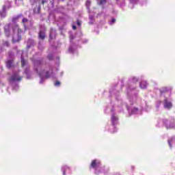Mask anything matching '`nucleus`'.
<instances>
[{"label": "nucleus", "instance_id": "b1692460", "mask_svg": "<svg viewBox=\"0 0 175 175\" xmlns=\"http://www.w3.org/2000/svg\"><path fill=\"white\" fill-rule=\"evenodd\" d=\"M167 91H169V89L167 88H163L160 90L161 94H165V95H167Z\"/></svg>", "mask_w": 175, "mask_h": 175}, {"label": "nucleus", "instance_id": "c756f323", "mask_svg": "<svg viewBox=\"0 0 175 175\" xmlns=\"http://www.w3.org/2000/svg\"><path fill=\"white\" fill-rule=\"evenodd\" d=\"M20 17H21V15H19L16 17L13 18L12 23H17V21H18V18H20Z\"/></svg>", "mask_w": 175, "mask_h": 175}, {"label": "nucleus", "instance_id": "37998d69", "mask_svg": "<svg viewBox=\"0 0 175 175\" xmlns=\"http://www.w3.org/2000/svg\"><path fill=\"white\" fill-rule=\"evenodd\" d=\"M111 111H114V109L112 108V109H111Z\"/></svg>", "mask_w": 175, "mask_h": 175}, {"label": "nucleus", "instance_id": "9d476101", "mask_svg": "<svg viewBox=\"0 0 175 175\" xmlns=\"http://www.w3.org/2000/svg\"><path fill=\"white\" fill-rule=\"evenodd\" d=\"M122 100H116L115 109H117L118 111H122Z\"/></svg>", "mask_w": 175, "mask_h": 175}, {"label": "nucleus", "instance_id": "4468645a", "mask_svg": "<svg viewBox=\"0 0 175 175\" xmlns=\"http://www.w3.org/2000/svg\"><path fill=\"white\" fill-rule=\"evenodd\" d=\"M62 172H63V175H66V174L70 173V168L64 165L62 167Z\"/></svg>", "mask_w": 175, "mask_h": 175}, {"label": "nucleus", "instance_id": "a18cd8bd", "mask_svg": "<svg viewBox=\"0 0 175 175\" xmlns=\"http://www.w3.org/2000/svg\"><path fill=\"white\" fill-rule=\"evenodd\" d=\"M116 175H120V173H117Z\"/></svg>", "mask_w": 175, "mask_h": 175}, {"label": "nucleus", "instance_id": "f3484780", "mask_svg": "<svg viewBox=\"0 0 175 175\" xmlns=\"http://www.w3.org/2000/svg\"><path fill=\"white\" fill-rule=\"evenodd\" d=\"M55 29H51L50 34H49L50 42H51V40H53V39H55Z\"/></svg>", "mask_w": 175, "mask_h": 175}, {"label": "nucleus", "instance_id": "bb28decb", "mask_svg": "<svg viewBox=\"0 0 175 175\" xmlns=\"http://www.w3.org/2000/svg\"><path fill=\"white\" fill-rule=\"evenodd\" d=\"M98 5H105L106 0H96Z\"/></svg>", "mask_w": 175, "mask_h": 175}, {"label": "nucleus", "instance_id": "a19ab883", "mask_svg": "<svg viewBox=\"0 0 175 175\" xmlns=\"http://www.w3.org/2000/svg\"><path fill=\"white\" fill-rule=\"evenodd\" d=\"M131 90H133V89L131 88V87H129V89H128V92H129V91H131Z\"/></svg>", "mask_w": 175, "mask_h": 175}, {"label": "nucleus", "instance_id": "39448f33", "mask_svg": "<svg viewBox=\"0 0 175 175\" xmlns=\"http://www.w3.org/2000/svg\"><path fill=\"white\" fill-rule=\"evenodd\" d=\"M32 6L34 7V13H39L40 12V1L39 0H30Z\"/></svg>", "mask_w": 175, "mask_h": 175}, {"label": "nucleus", "instance_id": "0eeeda50", "mask_svg": "<svg viewBox=\"0 0 175 175\" xmlns=\"http://www.w3.org/2000/svg\"><path fill=\"white\" fill-rule=\"evenodd\" d=\"M22 24L25 27V29H29L32 27V22L29 21L27 18H23Z\"/></svg>", "mask_w": 175, "mask_h": 175}, {"label": "nucleus", "instance_id": "5701e85b", "mask_svg": "<svg viewBox=\"0 0 175 175\" xmlns=\"http://www.w3.org/2000/svg\"><path fill=\"white\" fill-rule=\"evenodd\" d=\"M139 79L136 77H132L129 79L130 83H137Z\"/></svg>", "mask_w": 175, "mask_h": 175}, {"label": "nucleus", "instance_id": "2eb2a0df", "mask_svg": "<svg viewBox=\"0 0 175 175\" xmlns=\"http://www.w3.org/2000/svg\"><path fill=\"white\" fill-rule=\"evenodd\" d=\"M6 16H7L6 5H3L2 11H0V16H1V18H5Z\"/></svg>", "mask_w": 175, "mask_h": 175}, {"label": "nucleus", "instance_id": "7c9ffc66", "mask_svg": "<svg viewBox=\"0 0 175 175\" xmlns=\"http://www.w3.org/2000/svg\"><path fill=\"white\" fill-rule=\"evenodd\" d=\"M111 128H113V130L110 129L109 132H111V133H116L117 131V128L114 127V126H112Z\"/></svg>", "mask_w": 175, "mask_h": 175}, {"label": "nucleus", "instance_id": "f704fd0d", "mask_svg": "<svg viewBox=\"0 0 175 175\" xmlns=\"http://www.w3.org/2000/svg\"><path fill=\"white\" fill-rule=\"evenodd\" d=\"M25 73L27 75V79H29V77H28V73H29V71L28 70V69H26V70H25Z\"/></svg>", "mask_w": 175, "mask_h": 175}, {"label": "nucleus", "instance_id": "9b49d317", "mask_svg": "<svg viewBox=\"0 0 175 175\" xmlns=\"http://www.w3.org/2000/svg\"><path fill=\"white\" fill-rule=\"evenodd\" d=\"M164 124H165L167 129H172L175 127V122L174 121L170 122L169 120H165L164 122Z\"/></svg>", "mask_w": 175, "mask_h": 175}, {"label": "nucleus", "instance_id": "f257e3e1", "mask_svg": "<svg viewBox=\"0 0 175 175\" xmlns=\"http://www.w3.org/2000/svg\"><path fill=\"white\" fill-rule=\"evenodd\" d=\"M33 64L34 69L40 78V84H43L46 79H57V77H55V72H54V70L51 68H49V70L42 69V60H35L33 61Z\"/></svg>", "mask_w": 175, "mask_h": 175}, {"label": "nucleus", "instance_id": "dca6fc26", "mask_svg": "<svg viewBox=\"0 0 175 175\" xmlns=\"http://www.w3.org/2000/svg\"><path fill=\"white\" fill-rule=\"evenodd\" d=\"M44 31H45V29L44 27H43L42 30L41 29L39 32V34H38V38L39 39H44V38H46V33H44Z\"/></svg>", "mask_w": 175, "mask_h": 175}, {"label": "nucleus", "instance_id": "f03ea898", "mask_svg": "<svg viewBox=\"0 0 175 175\" xmlns=\"http://www.w3.org/2000/svg\"><path fill=\"white\" fill-rule=\"evenodd\" d=\"M4 32L7 37L12 35L13 43H16L19 42V40H21V34L23 33V31L18 27V25H14L12 28L11 24L6 25L4 27Z\"/></svg>", "mask_w": 175, "mask_h": 175}, {"label": "nucleus", "instance_id": "6ab92c4d", "mask_svg": "<svg viewBox=\"0 0 175 175\" xmlns=\"http://www.w3.org/2000/svg\"><path fill=\"white\" fill-rule=\"evenodd\" d=\"M168 144L170 148H172L173 146H175V137H173L171 139L168 140Z\"/></svg>", "mask_w": 175, "mask_h": 175}, {"label": "nucleus", "instance_id": "4be33fe9", "mask_svg": "<svg viewBox=\"0 0 175 175\" xmlns=\"http://www.w3.org/2000/svg\"><path fill=\"white\" fill-rule=\"evenodd\" d=\"M6 66L8 69H10L13 66V61L12 60H8L6 62Z\"/></svg>", "mask_w": 175, "mask_h": 175}, {"label": "nucleus", "instance_id": "72a5a7b5", "mask_svg": "<svg viewBox=\"0 0 175 175\" xmlns=\"http://www.w3.org/2000/svg\"><path fill=\"white\" fill-rule=\"evenodd\" d=\"M116 23V19L112 18L111 21L109 22L110 25H113Z\"/></svg>", "mask_w": 175, "mask_h": 175}, {"label": "nucleus", "instance_id": "423d86ee", "mask_svg": "<svg viewBox=\"0 0 175 175\" xmlns=\"http://www.w3.org/2000/svg\"><path fill=\"white\" fill-rule=\"evenodd\" d=\"M23 77L18 75V72H14L13 75L10 78V83H14L16 81H21Z\"/></svg>", "mask_w": 175, "mask_h": 175}, {"label": "nucleus", "instance_id": "393cba45", "mask_svg": "<svg viewBox=\"0 0 175 175\" xmlns=\"http://www.w3.org/2000/svg\"><path fill=\"white\" fill-rule=\"evenodd\" d=\"M5 6V10H8V9H10L12 8V4L10 1H8L6 4L4 5Z\"/></svg>", "mask_w": 175, "mask_h": 175}, {"label": "nucleus", "instance_id": "473e14b6", "mask_svg": "<svg viewBox=\"0 0 175 175\" xmlns=\"http://www.w3.org/2000/svg\"><path fill=\"white\" fill-rule=\"evenodd\" d=\"M61 84V82H59V81H57L55 83H54V85L55 87H59V85H60Z\"/></svg>", "mask_w": 175, "mask_h": 175}, {"label": "nucleus", "instance_id": "e433bc0d", "mask_svg": "<svg viewBox=\"0 0 175 175\" xmlns=\"http://www.w3.org/2000/svg\"><path fill=\"white\" fill-rule=\"evenodd\" d=\"M77 24L79 27H80V25H81V22H80V21H77Z\"/></svg>", "mask_w": 175, "mask_h": 175}, {"label": "nucleus", "instance_id": "ddd939ff", "mask_svg": "<svg viewBox=\"0 0 175 175\" xmlns=\"http://www.w3.org/2000/svg\"><path fill=\"white\" fill-rule=\"evenodd\" d=\"M10 44H9L8 41H3L1 44H0V49L5 50V49L9 47Z\"/></svg>", "mask_w": 175, "mask_h": 175}, {"label": "nucleus", "instance_id": "79ce46f5", "mask_svg": "<svg viewBox=\"0 0 175 175\" xmlns=\"http://www.w3.org/2000/svg\"><path fill=\"white\" fill-rule=\"evenodd\" d=\"M70 42H72V39H73V37L72 36H70Z\"/></svg>", "mask_w": 175, "mask_h": 175}, {"label": "nucleus", "instance_id": "c9c22d12", "mask_svg": "<svg viewBox=\"0 0 175 175\" xmlns=\"http://www.w3.org/2000/svg\"><path fill=\"white\" fill-rule=\"evenodd\" d=\"M47 2H49V0H42V2H41V3H42V5H44V3H47Z\"/></svg>", "mask_w": 175, "mask_h": 175}, {"label": "nucleus", "instance_id": "20e7f679", "mask_svg": "<svg viewBox=\"0 0 175 175\" xmlns=\"http://www.w3.org/2000/svg\"><path fill=\"white\" fill-rule=\"evenodd\" d=\"M126 107L129 110V112L131 113V114H142L143 110H144V107H131L129 108L128 107V105H126Z\"/></svg>", "mask_w": 175, "mask_h": 175}, {"label": "nucleus", "instance_id": "4c0bfd02", "mask_svg": "<svg viewBox=\"0 0 175 175\" xmlns=\"http://www.w3.org/2000/svg\"><path fill=\"white\" fill-rule=\"evenodd\" d=\"M48 58L49 59H51L53 58V55H49Z\"/></svg>", "mask_w": 175, "mask_h": 175}, {"label": "nucleus", "instance_id": "7ed1b4c3", "mask_svg": "<svg viewBox=\"0 0 175 175\" xmlns=\"http://www.w3.org/2000/svg\"><path fill=\"white\" fill-rule=\"evenodd\" d=\"M90 167L95 170L96 174H99V170H101V172H104L105 167H100V161L99 160L95 159L92 161Z\"/></svg>", "mask_w": 175, "mask_h": 175}, {"label": "nucleus", "instance_id": "c85d7f7f", "mask_svg": "<svg viewBox=\"0 0 175 175\" xmlns=\"http://www.w3.org/2000/svg\"><path fill=\"white\" fill-rule=\"evenodd\" d=\"M15 3L17 6L23 5V0H15Z\"/></svg>", "mask_w": 175, "mask_h": 175}, {"label": "nucleus", "instance_id": "1a4fd4ad", "mask_svg": "<svg viewBox=\"0 0 175 175\" xmlns=\"http://www.w3.org/2000/svg\"><path fill=\"white\" fill-rule=\"evenodd\" d=\"M129 102L131 105H133V103H137V105H139L140 103V98L137 97V96L135 95L132 97L129 98Z\"/></svg>", "mask_w": 175, "mask_h": 175}, {"label": "nucleus", "instance_id": "cd10ccee", "mask_svg": "<svg viewBox=\"0 0 175 175\" xmlns=\"http://www.w3.org/2000/svg\"><path fill=\"white\" fill-rule=\"evenodd\" d=\"M90 15H89V18H90V24H92V23H94V16L91 14V12H89Z\"/></svg>", "mask_w": 175, "mask_h": 175}, {"label": "nucleus", "instance_id": "aec40b11", "mask_svg": "<svg viewBox=\"0 0 175 175\" xmlns=\"http://www.w3.org/2000/svg\"><path fill=\"white\" fill-rule=\"evenodd\" d=\"M27 64V62L24 59V52H21V66L22 68H24L25 66V64Z\"/></svg>", "mask_w": 175, "mask_h": 175}, {"label": "nucleus", "instance_id": "6e6552de", "mask_svg": "<svg viewBox=\"0 0 175 175\" xmlns=\"http://www.w3.org/2000/svg\"><path fill=\"white\" fill-rule=\"evenodd\" d=\"M163 105L165 109H167L168 110L172 109V107L173 106V104H172V99L165 98L163 102Z\"/></svg>", "mask_w": 175, "mask_h": 175}, {"label": "nucleus", "instance_id": "f8f14e48", "mask_svg": "<svg viewBox=\"0 0 175 175\" xmlns=\"http://www.w3.org/2000/svg\"><path fill=\"white\" fill-rule=\"evenodd\" d=\"M111 120L112 125H117V124H118V116H117V115L115 113H113L111 116Z\"/></svg>", "mask_w": 175, "mask_h": 175}, {"label": "nucleus", "instance_id": "a211bd4d", "mask_svg": "<svg viewBox=\"0 0 175 175\" xmlns=\"http://www.w3.org/2000/svg\"><path fill=\"white\" fill-rule=\"evenodd\" d=\"M147 85H148V84L147 83V81H142L139 83V87H140V88H142V90H144V89L147 88Z\"/></svg>", "mask_w": 175, "mask_h": 175}, {"label": "nucleus", "instance_id": "2f4dec72", "mask_svg": "<svg viewBox=\"0 0 175 175\" xmlns=\"http://www.w3.org/2000/svg\"><path fill=\"white\" fill-rule=\"evenodd\" d=\"M91 5V1L90 0H88L86 1V7H87V9H90V5Z\"/></svg>", "mask_w": 175, "mask_h": 175}, {"label": "nucleus", "instance_id": "a878e982", "mask_svg": "<svg viewBox=\"0 0 175 175\" xmlns=\"http://www.w3.org/2000/svg\"><path fill=\"white\" fill-rule=\"evenodd\" d=\"M33 44V40H29L27 42V48L29 49V47H31V46H32Z\"/></svg>", "mask_w": 175, "mask_h": 175}, {"label": "nucleus", "instance_id": "58836bf2", "mask_svg": "<svg viewBox=\"0 0 175 175\" xmlns=\"http://www.w3.org/2000/svg\"><path fill=\"white\" fill-rule=\"evenodd\" d=\"M18 88V85H16L14 88H13V90H15L16 91H17Z\"/></svg>", "mask_w": 175, "mask_h": 175}, {"label": "nucleus", "instance_id": "c03bdc74", "mask_svg": "<svg viewBox=\"0 0 175 175\" xmlns=\"http://www.w3.org/2000/svg\"><path fill=\"white\" fill-rule=\"evenodd\" d=\"M131 168H132V169H135V167H133V166H131Z\"/></svg>", "mask_w": 175, "mask_h": 175}, {"label": "nucleus", "instance_id": "412c9836", "mask_svg": "<svg viewBox=\"0 0 175 175\" xmlns=\"http://www.w3.org/2000/svg\"><path fill=\"white\" fill-rule=\"evenodd\" d=\"M75 51H76V49L75 48V46L70 45L68 48V53H70V54H73Z\"/></svg>", "mask_w": 175, "mask_h": 175}, {"label": "nucleus", "instance_id": "ea45409f", "mask_svg": "<svg viewBox=\"0 0 175 175\" xmlns=\"http://www.w3.org/2000/svg\"><path fill=\"white\" fill-rule=\"evenodd\" d=\"M76 25H72V29H76Z\"/></svg>", "mask_w": 175, "mask_h": 175}]
</instances>
